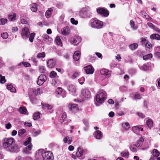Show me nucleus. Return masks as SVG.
Masks as SVG:
<instances>
[{
    "instance_id": "5701e85b",
    "label": "nucleus",
    "mask_w": 160,
    "mask_h": 160,
    "mask_svg": "<svg viewBox=\"0 0 160 160\" xmlns=\"http://www.w3.org/2000/svg\"><path fill=\"white\" fill-rule=\"evenodd\" d=\"M98 97H99L102 99V100L104 101L106 99V93L105 92H101L97 95Z\"/></svg>"
},
{
    "instance_id": "423d86ee",
    "label": "nucleus",
    "mask_w": 160,
    "mask_h": 160,
    "mask_svg": "<svg viewBox=\"0 0 160 160\" xmlns=\"http://www.w3.org/2000/svg\"><path fill=\"white\" fill-rule=\"evenodd\" d=\"M68 108L69 110L74 113L77 112L79 110V108L77 104H69L68 106Z\"/></svg>"
},
{
    "instance_id": "c03bdc74",
    "label": "nucleus",
    "mask_w": 160,
    "mask_h": 160,
    "mask_svg": "<svg viewBox=\"0 0 160 160\" xmlns=\"http://www.w3.org/2000/svg\"><path fill=\"white\" fill-rule=\"evenodd\" d=\"M96 100L98 103L100 104L102 103L104 101L102 100V99L100 98L99 97H98L97 95L96 96Z\"/></svg>"
},
{
    "instance_id": "58836bf2",
    "label": "nucleus",
    "mask_w": 160,
    "mask_h": 160,
    "mask_svg": "<svg viewBox=\"0 0 160 160\" xmlns=\"http://www.w3.org/2000/svg\"><path fill=\"white\" fill-rule=\"evenodd\" d=\"M155 54L158 58L160 57V46L156 48L155 50Z\"/></svg>"
},
{
    "instance_id": "a878e982",
    "label": "nucleus",
    "mask_w": 160,
    "mask_h": 160,
    "mask_svg": "<svg viewBox=\"0 0 160 160\" xmlns=\"http://www.w3.org/2000/svg\"><path fill=\"white\" fill-rule=\"evenodd\" d=\"M55 42L57 45L60 46H62V43L59 36H58L56 37L55 40Z\"/></svg>"
},
{
    "instance_id": "20e7f679",
    "label": "nucleus",
    "mask_w": 160,
    "mask_h": 160,
    "mask_svg": "<svg viewBox=\"0 0 160 160\" xmlns=\"http://www.w3.org/2000/svg\"><path fill=\"white\" fill-rule=\"evenodd\" d=\"M30 32L28 28L25 27L22 29L21 34L24 39H28L30 35Z\"/></svg>"
},
{
    "instance_id": "13d9d810",
    "label": "nucleus",
    "mask_w": 160,
    "mask_h": 160,
    "mask_svg": "<svg viewBox=\"0 0 160 160\" xmlns=\"http://www.w3.org/2000/svg\"><path fill=\"white\" fill-rule=\"evenodd\" d=\"M153 29L156 31L157 33L160 34V29L159 28L155 26V27H154Z\"/></svg>"
},
{
    "instance_id": "39448f33",
    "label": "nucleus",
    "mask_w": 160,
    "mask_h": 160,
    "mask_svg": "<svg viewBox=\"0 0 160 160\" xmlns=\"http://www.w3.org/2000/svg\"><path fill=\"white\" fill-rule=\"evenodd\" d=\"M97 12L98 14L104 17H108L109 14V11L105 8H97Z\"/></svg>"
},
{
    "instance_id": "69168bd1",
    "label": "nucleus",
    "mask_w": 160,
    "mask_h": 160,
    "mask_svg": "<svg viewBox=\"0 0 160 160\" xmlns=\"http://www.w3.org/2000/svg\"><path fill=\"white\" fill-rule=\"evenodd\" d=\"M137 114L139 117L141 118H143L145 117V115H144L142 113L138 112Z\"/></svg>"
},
{
    "instance_id": "338daca9",
    "label": "nucleus",
    "mask_w": 160,
    "mask_h": 160,
    "mask_svg": "<svg viewBox=\"0 0 160 160\" xmlns=\"http://www.w3.org/2000/svg\"><path fill=\"white\" fill-rule=\"evenodd\" d=\"M24 125L25 126L28 127H30L32 126V124L31 123L26 122L24 123Z\"/></svg>"
},
{
    "instance_id": "6e6d98bb",
    "label": "nucleus",
    "mask_w": 160,
    "mask_h": 160,
    "mask_svg": "<svg viewBox=\"0 0 160 160\" xmlns=\"http://www.w3.org/2000/svg\"><path fill=\"white\" fill-rule=\"evenodd\" d=\"M141 95L139 93L135 94L134 95V98L135 99H141Z\"/></svg>"
},
{
    "instance_id": "9d476101",
    "label": "nucleus",
    "mask_w": 160,
    "mask_h": 160,
    "mask_svg": "<svg viewBox=\"0 0 160 160\" xmlns=\"http://www.w3.org/2000/svg\"><path fill=\"white\" fill-rule=\"evenodd\" d=\"M67 114L65 112H62L59 118V121L61 123H62L66 121L67 119Z\"/></svg>"
},
{
    "instance_id": "052dcab7",
    "label": "nucleus",
    "mask_w": 160,
    "mask_h": 160,
    "mask_svg": "<svg viewBox=\"0 0 160 160\" xmlns=\"http://www.w3.org/2000/svg\"><path fill=\"white\" fill-rule=\"evenodd\" d=\"M116 59L118 60V61L120 62L121 61V58L120 56V54H117V56H116Z\"/></svg>"
},
{
    "instance_id": "aec40b11",
    "label": "nucleus",
    "mask_w": 160,
    "mask_h": 160,
    "mask_svg": "<svg viewBox=\"0 0 160 160\" xmlns=\"http://www.w3.org/2000/svg\"><path fill=\"white\" fill-rule=\"evenodd\" d=\"M94 135V137L97 139H100L102 137V133L100 131H96Z\"/></svg>"
},
{
    "instance_id": "8fccbe9b",
    "label": "nucleus",
    "mask_w": 160,
    "mask_h": 160,
    "mask_svg": "<svg viewBox=\"0 0 160 160\" xmlns=\"http://www.w3.org/2000/svg\"><path fill=\"white\" fill-rule=\"evenodd\" d=\"M39 71L41 73H44L46 71V69L43 66H41L39 68Z\"/></svg>"
},
{
    "instance_id": "09e8293b",
    "label": "nucleus",
    "mask_w": 160,
    "mask_h": 160,
    "mask_svg": "<svg viewBox=\"0 0 160 160\" xmlns=\"http://www.w3.org/2000/svg\"><path fill=\"white\" fill-rule=\"evenodd\" d=\"M7 19H6L1 18L0 20V25H4L7 22Z\"/></svg>"
},
{
    "instance_id": "4c0bfd02",
    "label": "nucleus",
    "mask_w": 160,
    "mask_h": 160,
    "mask_svg": "<svg viewBox=\"0 0 160 160\" xmlns=\"http://www.w3.org/2000/svg\"><path fill=\"white\" fill-rule=\"evenodd\" d=\"M46 54L45 52H42L39 53L36 56L38 58H44L45 57Z\"/></svg>"
},
{
    "instance_id": "5fc2aeb1",
    "label": "nucleus",
    "mask_w": 160,
    "mask_h": 160,
    "mask_svg": "<svg viewBox=\"0 0 160 160\" xmlns=\"http://www.w3.org/2000/svg\"><path fill=\"white\" fill-rule=\"evenodd\" d=\"M22 64L25 67H29L31 66L30 64L27 62H22Z\"/></svg>"
},
{
    "instance_id": "412c9836",
    "label": "nucleus",
    "mask_w": 160,
    "mask_h": 160,
    "mask_svg": "<svg viewBox=\"0 0 160 160\" xmlns=\"http://www.w3.org/2000/svg\"><path fill=\"white\" fill-rule=\"evenodd\" d=\"M70 30L69 28L68 27H66L62 29V33L64 35L68 34Z\"/></svg>"
},
{
    "instance_id": "4be33fe9",
    "label": "nucleus",
    "mask_w": 160,
    "mask_h": 160,
    "mask_svg": "<svg viewBox=\"0 0 160 160\" xmlns=\"http://www.w3.org/2000/svg\"><path fill=\"white\" fill-rule=\"evenodd\" d=\"M144 139L143 138H140L137 142L135 146L137 147H141L142 144Z\"/></svg>"
},
{
    "instance_id": "a211bd4d",
    "label": "nucleus",
    "mask_w": 160,
    "mask_h": 160,
    "mask_svg": "<svg viewBox=\"0 0 160 160\" xmlns=\"http://www.w3.org/2000/svg\"><path fill=\"white\" fill-rule=\"evenodd\" d=\"M67 88L70 93L75 92H76V87L74 85L72 84L68 85Z\"/></svg>"
},
{
    "instance_id": "f3484780",
    "label": "nucleus",
    "mask_w": 160,
    "mask_h": 160,
    "mask_svg": "<svg viewBox=\"0 0 160 160\" xmlns=\"http://www.w3.org/2000/svg\"><path fill=\"white\" fill-rule=\"evenodd\" d=\"M80 72L78 70H75L74 71L71 75V78L72 79H74L78 78L79 76Z\"/></svg>"
},
{
    "instance_id": "4d7b16f0",
    "label": "nucleus",
    "mask_w": 160,
    "mask_h": 160,
    "mask_svg": "<svg viewBox=\"0 0 160 160\" xmlns=\"http://www.w3.org/2000/svg\"><path fill=\"white\" fill-rule=\"evenodd\" d=\"M83 122L85 125L87 127H88L89 125L88 121L86 119H84L83 120Z\"/></svg>"
},
{
    "instance_id": "72a5a7b5",
    "label": "nucleus",
    "mask_w": 160,
    "mask_h": 160,
    "mask_svg": "<svg viewBox=\"0 0 160 160\" xmlns=\"http://www.w3.org/2000/svg\"><path fill=\"white\" fill-rule=\"evenodd\" d=\"M122 127L126 130L130 128V125L128 122L123 123L122 124Z\"/></svg>"
},
{
    "instance_id": "603ef678",
    "label": "nucleus",
    "mask_w": 160,
    "mask_h": 160,
    "mask_svg": "<svg viewBox=\"0 0 160 160\" xmlns=\"http://www.w3.org/2000/svg\"><path fill=\"white\" fill-rule=\"evenodd\" d=\"M71 22L73 24L76 25L78 24V21L75 20L74 18H72L71 19Z\"/></svg>"
},
{
    "instance_id": "6ab92c4d",
    "label": "nucleus",
    "mask_w": 160,
    "mask_h": 160,
    "mask_svg": "<svg viewBox=\"0 0 160 160\" xmlns=\"http://www.w3.org/2000/svg\"><path fill=\"white\" fill-rule=\"evenodd\" d=\"M43 151V150L39 149L36 152L35 156L36 159H38L41 158V157H42V154Z\"/></svg>"
},
{
    "instance_id": "2eb2a0df",
    "label": "nucleus",
    "mask_w": 160,
    "mask_h": 160,
    "mask_svg": "<svg viewBox=\"0 0 160 160\" xmlns=\"http://www.w3.org/2000/svg\"><path fill=\"white\" fill-rule=\"evenodd\" d=\"M81 55V52L78 51H76L73 55V58L76 61L79 60Z\"/></svg>"
},
{
    "instance_id": "6e6552de",
    "label": "nucleus",
    "mask_w": 160,
    "mask_h": 160,
    "mask_svg": "<svg viewBox=\"0 0 160 160\" xmlns=\"http://www.w3.org/2000/svg\"><path fill=\"white\" fill-rule=\"evenodd\" d=\"M84 69L85 72L87 74H92L94 71V68L90 65L84 67Z\"/></svg>"
},
{
    "instance_id": "e433bc0d",
    "label": "nucleus",
    "mask_w": 160,
    "mask_h": 160,
    "mask_svg": "<svg viewBox=\"0 0 160 160\" xmlns=\"http://www.w3.org/2000/svg\"><path fill=\"white\" fill-rule=\"evenodd\" d=\"M40 113L39 112H36L34 113L33 115V119L34 120L38 119L40 118Z\"/></svg>"
},
{
    "instance_id": "c756f323",
    "label": "nucleus",
    "mask_w": 160,
    "mask_h": 160,
    "mask_svg": "<svg viewBox=\"0 0 160 160\" xmlns=\"http://www.w3.org/2000/svg\"><path fill=\"white\" fill-rule=\"evenodd\" d=\"M138 47V45L137 44L134 43L130 45L129 46V48L132 50H134L137 49Z\"/></svg>"
},
{
    "instance_id": "cd10ccee",
    "label": "nucleus",
    "mask_w": 160,
    "mask_h": 160,
    "mask_svg": "<svg viewBox=\"0 0 160 160\" xmlns=\"http://www.w3.org/2000/svg\"><path fill=\"white\" fill-rule=\"evenodd\" d=\"M121 156L123 157L128 158L129 156V152L128 151H124L121 152L120 153Z\"/></svg>"
},
{
    "instance_id": "e2e57ef3",
    "label": "nucleus",
    "mask_w": 160,
    "mask_h": 160,
    "mask_svg": "<svg viewBox=\"0 0 160 160\" xmlns=\"http://www.w3.org/2000/svg\"><path fill=\"white\" fill-rule=\"evenodd\" d=\"M145 46L146 47L150 48L152 47V45L151 43L147 42L145 44Z\"/></svg>"
},
{
    "instance_id": "2f4dec72",
    "label": "nucleus",
    "mask_w": 160,
    "mask_h": 160,
    "mask_svg": "<svg viewBox=\"0 0 160 160\" xmlns=\"http://www.w3.org/2000/svg\"><path fill=\"white\" fill-rule=\"evenodd\" d=\"M52 11V9L51 8H50L47 10L45 13L46 16L48 18H49L51 15V13Z\"/></svg>"
},
{
    "instance_id": "393cba45",
    "label": "nucleus",
    "mask_w": 160,
    "mask_h": 160,
    "mask_svg": "<svg viewBox=\"0 0 160 160\" xmlns=\"http://www.w3.org/2000/svg\"><path fill=\"white\" fill-rule=\"evenodd\" d=\"M146 124L149 129H151L153 126L152 120L150 119H148L147 120Z\"/></svg>"
},
{
    "instance_id": "4468645a",
    "label": "nucleus",
    "mask_w": 160,
    "mask_h": 160,
    "mask_svg": "<svg viewBox=\"0 0 160 160\" xmlns=\"http://www.w3.org/2000/svg\"><path fill=\"white\" fill-rule=\"evenodd\" d=\"M81 41V39L75 38H71L70 39V42L74 45H76L79 43Z\"/></svg>"
},
{
    "instance_id": "37998d69",
    "label": "nucleus",
    "mask_w": 160,
    "mask_h": 160,
    "mask_svg": "<svg viewBox=\"0 0 160 160\" xmlns=\"http://www.w3.org/2000/svg\"><path fill=\"white\" fill-rule=\"evenodd\" d=\"M132 130H143V128H142L141 126H137L132 127Z\"/></svg>"
},
{
    "instance_id": "f704fd0d",
    "label": "nucleus",
    "mask_w": 160,
    "mask_h": 160,
    "mask_svg": "<svg viewBox=\"0 0 160 160\" xmlns=\"http://www.w3.org/2000/svg\"><path fill=\"white\" fill-rule=\"evenodd\" d=\"M31 138L30 137H28L24 142V145L25 146L29 145V144H32L31 143Z\"/></svg>"
},
{
    "instance_id": "864d4df0",
    "label": "nucleus",
    "mask_w": 160,
    "mask_h": 160,
    "mask_svg": "<svg viewBox=\"0 0 160 160\" xmlns=\"http://www.w3.org/2000/svg\"><path fill=\"white\" fill-rule=\"evenodd\" d=\"M40 88H38L35 91H33V92L36 95H37L39 94L40 93Z\"/></svg>"
},
{
    "instance_id": "ddd939ff",
    "label": "nucleus",
    "mask_w": 160,
    "mask_h": 160,
    "mask_svg": "<svg viewBox=\"0 0 160 160\" xmlns=\"http://www.w3.org/2000/svg\"><path fill=\"white\" fill-rule=\"evenodd\" d=\"M100 73L102 75L106 76L108 77H109L110 75V72L105 68L101 69L100 70Z\"/></svg>"
},
{
    "instance_id": "c9c22d12",
    "label": "nucleus",
    "mask_w": 160,
    "mask_h": 160,
    "mask_svg": "<svg viewBox=\"0 0 160 160\" xmlns=\"http://www.w3.org/2000/svg\"><path fill=\"white\" fill-rule=\"evenodd\" d=\"M8 19L11 21H14L16 19V15L15 13L13 14H10L8 15Z\"/></svg>"
},
{
    "instance_id": "7ed1b4c3",
    "label": "nucleus",
    "mask_w": 160,
    "mask_h": 160,
    "mask_svg": "<svg viewBox=\"0 0 160 160\" xmlns=\"http://www.w3.org/2000/svg\"><path fill=\"white\" fill-rule=\"evenodd\" d=\"M43 160H52L53 159V154L50 151L45 152L44 150L42 154Z\"/></svg>"
},
{
    "instance_id": "7c9ffc66",
    "label": "nucleus",
    "mask_w": 160,
    "mask_h": 160,
    "mask_svg": "<svg viewBox=\"0 0 160 160\" xmlns=\"http://www.w3.org/2000/svg\"><path fill=\"white\" fill-rule=\"evenodd\" d=\"M152 154L154 157H157L160 155L159 152L156 149H154L152 152Z\"/></svg>"
},
{
    "instance_id": "de8ad7c7",
    "label": "nucleus",
    "mask_w": 160,
    "mask_h": 160,
    "mask_svg": "<svg viewBox=\"0 0 160 160\" xmlns=\"http://www.w3.org/2000/svg\"><path fill=\"white\" fill-rule=\"evenodd\" d=\"M62 91V88L60 87H58L56 89V92L57 94H60L61 93Z\"/></svg>"
},
{
    "instance_id": "f257e3e1",
    "label": "nucleus",
    "mask_w": 160,
    "mask_h": 160,
    "mask_svg": "<svg viewBox=\"0 0 160 160\" xmlns=\"http://www.w3.org/2000/svg\"><path fill=\"white\" fill-rule=\"evenodd\" d=\"M13 142L14 139L12 138H4L3 142L4 148L10 152H18L19 148L17 146L13 144Z\"/></svg>"
},
{
    "instance_id": "bf43d9fd",
    "label": "nucleus",
    "mask_w": 160,
    "mask_h": 160,
    "mask_svg": "<svg viewBox=\"0 0 160 160\" xmlns=\"http://www.w3.org/2000/svg\"><path fill=\"white\" fill-rule=\"evenodd\" d=\"M147 25L150 28H151L153 29L154 28V27H155V26L154 25H153L152 23L151 22L148 23Z\"/></svg>"
},
{
    "instance_id": "3c124183",
    "label": "nucleus",
    "mask_w": 160,
    "mask_h": 160,
    "mask_svg": "<svg viewBox=\"0 0 160 160\" xmlns=\"http://www.w3.org/2000/svg\"><path fill=\"white\" fill-rule=\"evenodd\" d=\"M21 22L22 24H29V22H28V21L23 18L21 19Z\"/></svg>"
},
{
    "instance_id": "b1692460",
    "label": "nucleus",
    "mask_w": 160,
    "mask_h": 160,
    "mask_svg": "<svg viewBox=\"0 0 160 160\" xmlns=\"http://www.w3.org/2000/svg\"><path fill=\"white\" fill-rule=\"evenodd\" d=\"M32 144L29 145L24 149L23 150L24 152L27 153H29L30 151L32 149Z\"/></svg>"
},
{
    "instance_id": "79ce46f5",
    "label": "nucleus",
    "mask_w": 160,
    "mask_h": 160,
    "mask_svg": "<svg viewBox=\"0 0 160 160\" xmlns=\"http://www.w3.org/2000/svg\"><path fill=\"white\" fill-rule=\"evenodd\" d=\"M152 54L150 53L144 56L143 57V59L144 60H148L149 58H151L152 57Z\"/></svg>"
},
{
    "instance_id": "680f3d73",
    "label": "nucleus",
    "mask_w": 160,
    "mask_h": 160,
    "mask_svg": "<svg viewBox=\"0 0 160 160\" xmlns=\"http://www.w3.org/2000/svg\"><path fill=\"white\" fill-rule=\"evenodd\" d=\"M114 115V112L111 111L109 112L108 116L112 118L113 117Z\"/></svg>"
},
{
    "instance_id": "0e129e2a",
    "label": "nucleus",
    "mask_w": 160,
    "mask_h": 160,
    "mask_svg": "<svg viewBox=\"0 0 160 160\" xmlns=\"http://www.w3.org/2000/svg\"><path fill=\"white\" fill-rule=\"evenodd\" d=\"M49 38V36L48 35L46 34L43 37V39L44 41H46Z\"/></svg>"
},
{
    "instance_id": "f8f14e48",
    "label": "nucleus",
    "mask_w": 160,
    "mask_h": 160,
    "mask_svg": "<svg viewBox=\"0 0 160 160\" xmlns=\"http://www.w3.org/2000/svg\"><path fill=\"white\" fill-rule=\"evenodd\" d=\"M82 94L85 98H88L90 96V92L88 90L84 89L82 91Z\"/></svg>"
},
{
    "instance_id": "ea45409f",
    "label": "nucleus",
    "mask_w": 160,
    "mask_h": 160,
    "mask_svg": "<svg viewBox=\"0 0 160 160\" xmlns=\"http://www.w3.org/2000/svg\"><path fill=\"white\" fill-rule=\"evenodd\" d=\"M35 33H32L30 34V36L29 37V41L31 42H33V39L35 37Z\"/></svg>"
},
{
    "instance_id": "dca6fc26",
    "label": "nucleus",
    "mask_w": 160,
    "mask_h": 160,
    "mask_svg": "<svg viewBox=\"0 0 160 160\" xmlns=\"http://www.w3.org/2000/svg\"><path fill=\"white\" fill-rule=\"evenodd\" d=\"M42 108L43 109H47L48 110H52L53 108L52 105L46 103H42Z\"/></svg>"
},
{
    "instance_id": "a18cd8bd",
    "label": "nucleus",
    "mask_w": 160,
    "mask_h": 160,
    "mask_svg": "<svg viewBox=\"0 0 160 160\" xmlns=\"http://www.w3.org/2000/svg\"><path fill=\"white\" fill-rule=\"evenodd\" d=\"M57 73L54 71H52L50 73V76L51 78H54L56 77Z\"/></svg>"
},
{
    "instance_id": "c85d7f7f",
    "label": "nucleus",
    "mask_w": 160,
    "mask_h": 160,
    "mask_svg": "<svg viewBox=\"0 0 160 160\" xmlns=\"http://www.w3.org/2000/svg\"><path fill=\"white\" fill-rule=\"evenodd\" d=\"M37 4L34 3L31 5L30 6L31 10L33 12H35L37 10Z\"/></svg>"
},
{
    "instance_id": "473e14b6",
    "label": "nucleus",
    "mask_w": 160,
    "mask_h": 160,
    "mask_svg": "<svg viewBox=\"0 0 160 160\" xmlns=\"http://www.w3.org/2000/svg\"><path fill=\"white\" fill-rule=\"evenodd\" d=\"M19 112L21 113L25 114L26 113L27 109L25 107H21L19 109Z\"/></svg>"
},
{
    "instance_id": "9b49d317",
    "label": "nucleus",
    "mask_w": 160,
    "mask_h": 160,
    "mask_svg": "<svg viewBox=\"0 0 160 160\" xmlns=\"http://www.w3.org/2000/svg\"><path fill=\"white\" fill-rule=\"evenodd\" d=\"M56 64V62L52 59L49 60L47 63V65L48 68H52L54 67Z\"/></svg>"
},
{
    "instance_id": "f03ea898",
    "label": "nucleus",
    "mask_w": 160,
    "mask_h": 160,
    "mask_svg": "<svg viewBox=\"0 0 160 160\" xmlns=\"http://www.w3.org/2000/svg\"><path fill=\"white\" fill-rule=\"evenodd\" d=\"M90 22L91 26L92 28L99 29L101 28L102 27V22L97 20L96 18L91 19Z\"/></svg>"
},
{
    "instance_id": "49530a36",
    "label": "nucleus",
    "mask_w": 160,
    "mask_h": 160,
    "mask_svg": "<svg viewBox=\"0 0 160 160\" xmlns=\"http://www.w3.org/2000/svg\"><path fill=\"white\" fill-rule=\"evenodd\" d=\"M8 34L7 32H3L1 34V37L4 39H7L8 37Z\"/></svg>"
},
{
    "instance_id": "bb28decb",
    "label": "nucleus",
    "mask_w": 160,
    "mask_h": 160,
    "mask_svg": "<svg viewBox=\"0 0 160 160\" xmlns=\"http://www.w3.org/2000/svg\"><path fill=\"white\" fill-rule=\"evenodd\" d=\"M150 38L151 39H156L157 40H160V35L158 34H152L150 36Z\"/></svg>"
},
{
    "instance_id": "774afa93",
    "label": "nucleus",
    "mask_w": 160,
    "mask_h": 160,
    "mask_svg": "<svg viewBox=\"0 0 160 160\" xmlns=\"http://www.w3.org/2000/svg\"><path fill=\"white\" fill-rule=\"evenodd\" d=\"M26 131H18V134L20 136L25 132Z\"/></svg>"
},
{
    "instance_id": "1a4fd4ad",
    "label": "nucleus",
    "mask_w": 160,
    "mask_h": 160,
    "mask_svg": "<svg viewBox=\"0 0 160 160\" xmlns=\"http://www.w3.org/2000/svg\"><path fill=\"white\" fill-rule=\"evenodd\" d=\"M85 151H87L86 150H84L81 148V147H78L77 149V151L76 153V157L79 158L82 157L83 155L84 152Z\"/></svg>"
},
{
    "instance_id": "0eeeda50",
    "label": "nucleus",
    "mask_w": 160,
    "mask_h": 160,
    "mask_svg": "<svg viewBox=\"0 0 160 160\" xmlns=\"http://www.w3.org/2000/svg\"><path fill=\"white\" fill-rule=\"evenodd\" d=\"M46 77L45 75L41 74L38 78L37 84L39 85H42L46 80Z\"/></svg>"
},
{
    "instance_id": "a19ab883",
    "label": "nucleus",
    "mask_w": 160,
    "mask_h": 160,
    "mask_svg": "<svg viewBox=\"0 0 160 160\" xmlns=\"http://www.w3.org/2000/svg\"><path fill=\"white\" fill-rule=\"evenodd\" d=\"M6 82L5 76H3L0 74V83H4Z\"/></svg>"
}]
</instances>
